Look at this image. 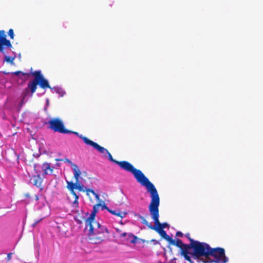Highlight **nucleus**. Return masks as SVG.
Returning a JSON list of instances; mask_svg holds the SVG:
<instances>
[{
	"label": "nucleus",
	"mask_w": 263,
	"mask_h": 263,
	"mask_svg": "<svg viewBox=\"0 0 263 263\" xmlns=\"http://www.w3.org/2000/svg\"><path fill=\"white\" fill-rule=\"evenodd\" d=\"M148 193L150 194L151 202L148 206V210L152 219L156 226V228L163 230L168 228L170 226L166 222L160 223L159 220V206L160 205V198L158 191L155 185L151 181L144 186Z\"/></svg>",
	"instance_id": "1"
},
{
	"label": "nucleus",
	"mask_w": 263,
	"mask_h": 263,
	"mask_svg": "<svg viewBox=\"0 0 263 263\" xmlns=\"http://www.w3.org/2000/svg\"><path fill=\"white\" fill-rule=\"evenodd\" d=\"M12 74L18 76L21 74L23 76H27L28 77L31 75L34 77V79L29 81L27 85V87L25 89L26 91L29 90L31 95L34 93L37 87V85L43 89L50 88L51 87L47 79H46L42 74L41 70H36L30 73L24 72L21 71H16L12 73Z\"/></svg>",
	"instance_id": "2"
},
{
	"label": "nucleus",
	"mask_w": 263,
	"mask_h": 263,
	"mask_svg": "<svg viewBox=\"0 0 263 263\" xmlns=\"http://www.w3.org/2000/svg\"><path fill=\"white\" fill-rule=\"evenodd\" d=\"M105 158L111 162L118 164L122 169L131 173L137 182L140 183L141 185L144 186L150 181L141 171L135 168L129 162L125 161H118L114 160L109 152L107 154L106 157Z\"/></svg>",
	"instance_id": "3"
},
{
	"label": "nucleus",
	"mask_w": 263,
	"mask_h": 263,
	"mask_svg": "<svg viewBox=\"0 0 263 263\" xmlns=\"http://www.w3.org/2000/svg\"><path fill=\"white\" fill-rule=\"evenodd\" d=\"M189 250L192 249L193 252L189 253L195 258L214 255L218 250L217 248H212L209 245L205 242H200L197 240H191L189 244Z\"/></svg>",
	"instance_id": "4"
},
{
	"label": "nucleus",
	"mask_w": 263,
	"mask_h": 263,
	"mask_svg": "<svg viewBox=\"0 0 263 263\" xmlns=\"http://www.w3.org/2000/svg\"><path fill=\"white\" fill-rule=\"evenodd\" d=\"M97 214L91 211L89 216L85 222V229L88 230L89 236L95 235L103 233H108L107 229L102 226L98 221L95 220Z\"/></svg>",
	"instance_id": "5"
},
{
	"label": "nucleus",
	"mask_w": 263,
	"mask_h": 263,
	"mask_svg": "<svg viewBox=\"0 0 263 263\" xmlns=\"http://www.w3.org/2000/svg\"><path fill=\"white\" fill-rule=\"evenodd\" d=\"M64 134H71V133H63ZM79 136L83 140L85 143L87 145H90L98 151L100 154L103 155L104 157H106L107 154L109 153L108 151L105 148L101 146L98 143L88 139L85 137H83L82 135L79 136L78 133H72Z\"/></svg>",
	"instance_id": "6"
},
{
	"label": "nucleus",
	"mask_w": 263,
	"mask_h": 263,
	"mask_svg": "<svg viewBox=\"0 0 263 263\" xmlns=\"http://www.w3.org/2000/svg\"><path fill=\"white\" fill-rule=\"evenodd\" d=\"M53 168L54 167H51L50 163L47 162L44 163L42 165L40 164L34 165V170L36 173L43 178H45L47 175H51Z\"/></svg>",
	"instance_id": "7"
},
{
	"label": "nucleus",
	"mask_w": 263,
	"mask_h": 263,
	"mask_svg": "<svg viewBox=\"0 0 263 263\" xmlns=\"http://www.w3.org/2000/svg\"><path fill=\"white\" fill-rule=\"evenodd\" d=\"M49 128L58 132H71L65 128L63 121L59 118H53L48 121Z\"/></svg>",
	"instance_id": "8"
},
{
	"label": "nucleus",
	"mask_w": 263,
	"mask_h": 263,
	"mask_svg": "<svg viewBox=\"0 0 263 263\" xmlns=\"http://www.w3.org/2000/svg\"><path fill=\"white\" fill-rule=\"evenodd\" d=\"M218 250L216 253L214 254L212 256L213 259L209 261V262H215V263H227L229 261V258L226 256L225 254V250L224 249L221 248H217Z\"/></svg>",
	"instance_id": "9"
},
{
	"label": "nucleus",
	"mask_w": 263,
	"mask_h": 263,
	"mask_svg": "<svg viewBox=\"0 0 263 263\" xmlns=\"http://www.w3.org/2000/svg\"><path fill=\"white\" fill-rule=\"evenodd\" d=\"M172 245L180 248L181 249V254L184 256L186 260L191 261V257L189 255V244L183 243L181 240L177 238L176 240H174V243Z\"/></svg>",
	"instance_id": "10"
},
{
	"label": "nucleus",
	"mask_w": 263,
	"mask_h": 263,
	"mask_svg": "<svg viewBox=\"0 0 263 263\" xmlns=\"http://www.w3.org/2000/svg\"><path fill=\"white\" fill-rule=\"evenodd\" d=\"M11 47L10 41L6 39V35L4 30L0 31V52H3L4 47Z\"/></svg>",
	"instance_id": "11"
},
{
	"label": "nucleus",
	"mask_w": 263,
	"mask_h": 263,
	"mask_svg": "<svg viewBox=\"0 0 263 263\" xmlns=\"http://www.w3.org/2000/svg\"><path fill=\"white\" fill-rule=\"evenodd\" d=\"M64 161L65 163H67L71 165V168L73 173L74 177L76 180L78 181L81 173L78 166L77 164L72 163V161L68 158H65Z\"/></svg>",
	"instance_id": "12"
},
{
	"label": "nucleus",
	"mask_w": 263,
	"mask_h": 263,
	"mask_svg": "<svg viewBox=\"0 0 263 263\" xmlns=\"http://www.w3.org/2000/svg\"><path fill=\"white\" fill-rule=\"evenodd\" d=\"M127 236L126 239L128 241L132 243H136L137 242V237L133 235L132 233H123L121 235V237H125Z\"/></svg>",
	"instance_id": "13"
},
{
	"label": "nucleus",
	"mask_w": 263,
	"mask_h": 263,
	"mask_svg": "<svg viewBox=\"0 0 263 263\" xmlns=\"http://www.w3.org/2000/svg\"><path fill=\"white\" fill-rule=\"evenodd\" d=\"M148 227L151 229L156 231L163 238L167 235L164 230H162L161 229L156 228V226H153L152 224H149Z\"/></svg>",
	"instance_id": "14"
},
{
	"label": "nucleus",
	"mask_w": 263,
	"mask_h": 263,
	"mask_svg": "<svg viewBox=\"0 0 263 263\" xmlns=\"http://www.w3.org/2000/svg\"><path fill=\"white\" fill-rule=\"evenodd\" d=\"M42 178L43 177L41 176H39V174H36V175L33 177L34 185L38 187L40 186L42 182Z\"/></svg>",
	"instance_id": "15"
},
{
	"label": "nucleus",
	"mask_w": 263,
	"mask_h": 263,
	"mask_svg": "<svg viewBox=\"0 0 263 263\" xmlns=\"http://www.w3.org/2000/svg\"><path fill=\"white\" fill-rule=\"evenodd\" d=\"M135 216L137 218L138 220H140L142 224L148 225V222L146 219L140 214H135Z\"/></svg>",
	"instance_id": "16"
},
{
	"label": "nucleus",
	"mask_w": 263,
	"mask_h": 263,
	"mask_svg": "<svg viewBox=\"0 0 263 263\" xmlns=\"http://www.w3.org/2000/svg\"><path fill=\"white\" fill-rule=\"evenodd\" d=\"M67 187L70 191H71L72 192L73 195L76 196V194L74 192L73 190L75 189V188L76 187V184L73 183L72 182L67 181Z\"/></svg>",
	"instance_id": "17"
},
{
	"label": "nucleus",
	"mask_w": 263,
	"mask_h": 263,
	"mask_svg": "<svg viewBox=\"0 0 263 263\" xmlns=\"http://www.w3.org/2000/svg\"><path fill=\"white\" fill-rule=\"evenodd\" d=\"M106 209L107 210V211L110 213L111 214L114 215H117V216H120V213L119 211H117L116 210H111V209H109L107 206H106L105 204H104L103 205H102V209Z\"/></svg>",
	"instance_id": "18"
},
{
	"label": "nucleus",
	"mask_w": 263,
	"mask_h": 263,
	"mask_svg": "<svg viewBox=\"0 0 263 263\" xmlns=\"http://www.w3.org/2000/svg\"><path fill=\"white\" fill-rule=\"evenodd\" d=\"M44 141V140L39 141L37 142H38V144H39V151L40 152L43 151V153H45V149L44 148V142H43Z\"/></svg>",
	"instance_id": "19"
},
{
	"label": "nucleus",
	"mask_w": 263,
	"mask_h": 263,
	"mask_svg": "<svg viewBox=\"0 0 263 263\" xmlns=\"http://www.w3.org/2000/svg\"><path fill=\"white\" fill-rule=\"evenodd\" d=\"M102 206L101 204L98 203L93 205V209H92V212L95 213L97 214L98 212L99 211L100 206Z\"/></svg>",
	"instance_id": "20"
},
{
	"label": "nucleus",
	"mask_w": 263,
	"mask_h": 263,
	"mask_svg": "<svg viewBox=\"0 0 263 263\" xmlns=\"http://www.w3.org/2000/svg\"><path fill=\"white\" fill-rule=\"evenodd\" d=\"M164 239L168 241L171 245L174 243V239H173L172 237L168 235L164 238Z\"/></svg>",
	"instance_id": "21"
},
{
	"label": "nucleus",
	"mask_w": 263,
	"mask_h": 263,
	"mask_svg": "<svg viewBox=\"0 0 263 263\" xmlns=\"http://www.w3.org/2000/svg\"><path fill=\"white\" fill-rule=\"evenodd\" d=\"M8 33L11 39H13L14 38V34L13 30L12 29H10L8 31Z\"/></svg>",
	"instance_id": "22"
},
{
	"label": "nucleus",
	"mask_w": 263,
	"mask_h": 263,
	"mask_svg": "<svg viewBox=\"0 0 263 263\" xmlns=\"http://www.w3.org/2000/svg\"><path fill=\"white\" fill-rule=\"evenodd\" d=\"M5 60L7 62L12 63L13 61L14 60V58H11V57H9V56H6L5 58Z\"/></svg>",
	"instance_id": "23"
},
{
	"label": "nucleus",
	"mask_w": 263,
	"mask_h": 263,
	"mask_svg": "<svg viewBox=\"0 0 263 263\" xmlns=\"http://www.w3.org/2000/svg\"><path fill=\"white\" fill-rule=\"evenodd\" d=\"M76 196V198L75 199L74 201L72 203V206L73 207H76L78 204V196L77 195Z\"/></svg>",
	"instance_id": "24"
},
{
	"label": "nucleus",
	"mask_w": 263,
	"mask_h": 263,
	"mask_svg": "<svg viewBox=\"0 0 263 263\" xmlns=\"http://www.w3.org/2000/svg\"><path fill=\"white\" fill-rule=\"evenodd\" d=\"M56 92L59 93L61 96H63V92L61 89L58 88L57 89Z\"/></svg>",
	"instance_id": "25"
},
{
	"label": "nucleus",
	"mask_w": 263,
	"mask_h": 263,
	"mask_svg": "<svg viewBox=\"0 0 263 263\" xmlns=\"http://www.w3.org/2000/svg\"><path fill=\"white\" fill-rule=\"evenodd\" d=\"M183 234L181 232L177 231L176 232V236L182 237H183Z\"/></svg>",
	"instance_id": "26"
},
{
	"label": "nucleus",
	"mask_w": 263,
	"mask_h": 263,
	"mask_svg": "<svg viewBox=\"0 0 263 263\" xmlns=\"http://www.w3.org/2000/svg\"><path fill=\"white\" fill-rule=\"evenodd\" d=\"M86 191L87 192H90V193H91L92 194H95V191H94V190H92V189H89V188H86Z\"/></svg>",
	"instance_id": "27"
},
{
	"label": "nucleus",
	"mask_w": 263,
	"mask_h": 263,
	"mask_svg": "<svg viewBox=\"0 0 263 263\" xmlns=\"http://www.w3.org/2000/svg\"><path fill=\"white\" fill-rule=\"evenodd\" d=\"M86 191L87 192H90V193H91L92 194H95V191H94V190H92V189H89V188H86Z\"/></svg>",
	"instance_id": "28"
},
{
	"label": "nucleus",
	"mask_w": 263,
	"mask_h": 263,
	"mask_svg": "<svg viewBox=\"0 0 263 263\" xmlns=\"http://www.w3.org/2000/svg\"><path fill=\"white\" fill-rule=\"evenodd\" d=\"M185 236L189 240V241L191 242V240H193L190 237V235L189 233H186L185 234Z\"/></svg>",
	"instance_id": "29"
},
{
	"label": "nucleus",
	"mask_w": 263,
	"mask_h": 263,
	"mask_svg": "<svg viewBox=\"0 0 263 263\" xmlns=\"http://www.w3.org/2000/svg\"><path fill=\"white\" fill-rule=\"evenodd\" d=\"M24 99H25V97H24L23 98L22 100H21V102L20 103L19 105L20 106V107H21L24 104Z\"/></svg>",
	"instance_id": "30"
},
{
	"label": "nucleus",
	"mask_w": 263,
	"mask_h": 263,
	"mask_svg": "<svg viewBox=\"0 0 263 263\" xmlns=\"http://www.w3.org/2000/svg\"><path fill=\"white\" fill-rule=\"evenodd\" d=\"M14 154L16 156V157H17V162L18 163V159H19V157H20V154L18 153H17L15 151H14Z\"/></svg>",
	"instance_id": "31"
},
{
	"label": "nucleus",
	"mask_w": 263,
	"mask_h": 263,
	"mask_svg": "<svg viewBox=\"0 0 263 263\" xmlns=\"http://www.w3.org/2000/svg\"><path fill=\"white\" fill-rule=\"evenodd\" d=\"M11 255H12V253H8L7 257V260H10L11 258Z\"/></svg>",
	"instance_id": "32"
},
{
	"label": "nucleus",
	"mask_w": 263,
	"mask_h": 263,
	"mask_svg": "<svg viewBox=\"0 0 263 263\" xmlns=\"http://www.w3.org/2000/svg\"><path fill=\"white\" fill-rule=\"evenodd\" d=\"M75 189H78L79 190L81 191V187L80 186V184H76V187L75 188Z\"/></svg>",
	"instance_id": "33"
},
{
	"label": "nucleus",
	"mask_w": 263,
	"mask_h": 263,
	"mask_svg": "<svg viewBox=\"0 0 263 263\" xmlns=\"http://www.w3.org/2000/svg\"><path fill=\"white\" fill-rule=\"evenodd\" d=\"M95 198L97 199H99V195L98 194L96 193V192L95 193V194H93Z\"/></svg>",
	"instance_id": "34"
},
{
	"label": "nucleus",
	"mask_w": 263,
	"mask_h": 263,
	"mask_svg": "<svg viewBox=\"0 0 263 263\" xmlns=\"http://www.w3.org/2000/svg\"><path fill=\"white\" fill-rule=\"evenodd\" d=\"M61 165V164L60 163H57L55 164V166H57V167H60Z\"/></svg>",
	"instance_id": "35"
},
{
	"label": "nucleus",
	"mask_w": 263,
	"mask_h": 263,
	"mask_svg": "<svg viewBox=\"0 0 263 263\" xmlns=\"http://www.w3.org/2000/svg\"><path fill=\"white\" fill-rule=\"evenodd\" d=\"M62 160H62V159H58V158H57V159H55V161H57V162H58V161H62Z\"/></svg>",
	"instance_id": "36"
},
{
	"label": "nucleus",
	"mask_w": 263,
	"mask_h": 263,
	"mask_svg": "<svg viewBox=\"0 0 263 263\" xmlns=\"http://www.w3.org/2000/svg\"><path fill=\"white\" fill-rule=\"evenodd\" d=\"M17 134V133H16V132H15V133L13 134V135H15V134Z\"/></svg>",
	"instance_id": "37"
}]
</instances>
